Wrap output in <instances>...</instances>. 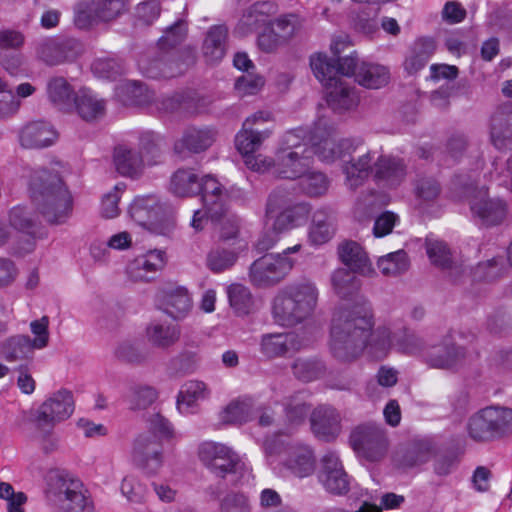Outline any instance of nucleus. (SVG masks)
Wrapping results in <instances>:
<instances>
[{
	"label": "nucleus",
	"mask_w": 512,
	"mask_h": 512,
	"mask_svg": "<svg viewBox=\"0 0 512 512\" xmlns=\"http://www.w3.org/2000/svg\"><path fill=\"white\" fill-rule=\"evenodd\" d=\"M371 304L363 299L353 306L340 305L332 316L330 351L340 362L356 360L366 347L368 332L373 328Z\"/></svg>",
	"instance_id": "1"
},
{
	"label": "nucleus",
	"mask_w": 512,
	"mask_h": 512,
	"mask_svg": "<svg viewBox=\"0 0 512 512\" xmlns=\"http://www.w3.org/2000/svg\"><path fill=\"white\" fill-rule=\"evenodd\" d=\"M32 202L50 224H63L72 213V197L57 173L34 171L29 181Z\"/></svg>",
	"instance_id": "2"
},
{
	"label": "nucleus",
	"mask_w": 512,
	"mask_h": 512,
	"mask_svg": "<svg viewBox=\"0 0 512 512\" xmlns=\"http://www.w3.org/2000/svg\"><path fill=\"white\" fill-rule=\"evenodd\" d=\"M307 131L297 128L287 131L271 160V167L281 178L296 179L310 170L313 150L307 143Z\"/></svg>",
	"instance_id": "3"
},
{
	"label": "nucleus",
	"mask_w": 512,
	"mask_h": 512,
	"mask_svg": "<svg viewBox=\"0 0 512 512\" xmlns=\"http://www.w3.org/2000/svg\"><path fill=\"white\" fill-rule=\"evenodd\" d=\"M317 300L318 290L311 282L287 286L273 300L274 320L281 326H296L313 314Z\"/></svg>",
	"instance_id": "4"
},
{
	"label": "nucleus",
	"mask_w": 512,
	"mask_h": 512,
	"mask_svg": "<svg viewBox=\"0 0 512 512\" xmlns=\"http://www.w3.org/2000/svg\"><path fill=\"white\" fill-rule=\"evenodd\" d=\"M45 480L46 497L58 512H91L87 490L79 478L66 470L51 469Z\"/></svg>",
	"instance_id": "5"
},
{
	"label": "nucleus",
	"mask_w": 512,
	"mask_h": 512,
	"mask_svg": "<svg viewBox=\"0 0 512 512\" xmlns=\"http://www.w3.org/2000/svg\"><path fill=\"white\" fill-rule=\"evenodd\" d=\"M270 120L271 113L258 111L245 120L243 129L236 135V147L245 157L247 167L253 171L265 172L271 167L270 158L263 157L262 155H253L273 133L272 128L259 129L258 127L254 128V126H258Z\"/></svg>",
	"instance_id": "6"
},
{
	"label": "nucleus",
	"mask_w": 512,
	"mask_h": 512,
	"mask_svg": "<svg viewBox=\"0 0 512 512\" xmlns=\"http://www.w3.org/2000/svg\"><path fill=\"white\" fill-rule=\"evenodd\" d=\"M310 141L313 155L316 154L321 160L332 162L336 159L344 160L351 156L362 144L361 139H336L334 125L321 118L311 131Z\"/></svg>",
	"instance_id": "7"
},
{
	"label": "nucleus",
	"mask_w": 512,
	"mask_h": 512,
	"mask_svg": "<svg viewBox=\"0 0 512 512\" xmlns=\"http://www.w3.org/2000/svg\"><path fill=\"white\" fill-rule=\"evenodd\" d=\"M297 244L282 253L266 254L256 259L250 266L249 278L257 287H270L282 281L292 270L295 261L289 256L300 250Z\"/></svg>",
	"instance_id": "8"
},
{
	"label": "nucleus",
	"mask_w": 512,
	"mask_h": 512,
	"mask_svg": "<svg viewBox=\"0 0 512 512\" xmlns=\"http://www.w3.org/2000/svg\"><path fill=\"white\" fill-rule=\"evenodd\" d=\"M194 63L195 54L192 50H185L180 55L176 51L159 49L155 55L142 58L139 69L148 78L169 79L183 74Z\"/></svg>",
	"instance_id": "9"
},
{
	"label": "nucleus",
	"mask_w": 512,
	"mask_h": 512,
	"mask_svg": "<svg viewBox=\"0 0 512 512\" xmlns=\"http://www.w3.org/2000/svg\"><path fill=\"white\" fill-rule=\"evenodd\" d=\"M198 456L202 464L214 475L225 478L229 474H240L246 470L239 455L225 444L206 441L199 445Z\"/></svg>",
	"instance_id": "10"
},
{
	"label": "nucleus",
	"mask_w": 512,
	"mask_h": 512,
	"mask_svg": "<svg viewBox=\"0 0 512 512\" xmlns=\"http://www.w3.org/2000/svg\"><path fill=\"white\" fill-rule=\"evenodd\" d=\"M128 0H81L74 8V23L87 29L98 22L114 20L127 9Z\"/></svg>",
	"instance_id": "11"
},
{
	"label": "nucleus",
	"mask_w": 512,
	"mask_h": 512,
	"mask_svg": "<svg viewBox=\"0 0 512 512\" xmlns=\"http://www.w3.org/2000/svg\"><path fill=\"white\" fill-rule=\"evenodd\" d=\"M352 448L369 461L380 460L387 452L388 441L385 430L375 423H364L350 434Z\"/></svg>",
	"instance_id": "12"
},
{
	"label": "nucleus",
	"mask_w": 512,
	"mask_h": 512,
	"mask_svg": "<svg viewBox=\"0 0 512 512\" xmlns=\"http://www.w3.org/2000/svg\"><path fill=\"white\" fill-rule=\"evenodd\" d=\"M310 66L321 83L331 84V81L342 79V76H353L356 79L360 64L355 52L345 57L338 56L336 61L326 54L318 53L311 56Z\"/></svg>",
	"instance_id": "13"
},
{
	"label": "nucleus",
	"mask_w": 512,
	"mask_h": 512,
	"mask_svg": "<svg viewBox=\"0 0 512 512\" xmlns=\"http://www.w3.org/2000/svg\"><path fill=\"white\" fill-rule=\"evenodd\" d=\"M462 184V182H459ZM464 193L470 198V209L486 226L497 225L506 216V205L500 199H491L487 196L484 187L478 188L474 183H463Z\"/></svg>",
	"instance_id": "14"
},
{
	"label": "nucleus",
	"mask_w": 512,
	"mask_h": 512,
	"mask_svg": "<svg viewBox=\"0 0 512 512\" xmlns=\"http://www.w3.org/2000/svg\"><path fill=\"white\" fill-rule=\"evenodd\" d=\"M128 213L139 226L156 234H165L163 208L155 195L137 196L130 204Z\"/></svg>",
	"instance_id": "15"
},
{
	"label": "nucleus",
	"mask_w": 512,
	"mask_h": 512,
	"mask_svg": "<svg viewBox=\"0 0 512 512\" xmlns=\"http://www.w3.org/2000/svg\"><path fill=\"white\" fill-rule=\"evenodd\" d=\"M73 411L72 393L62 389L53 393L33 412L31 421H38L40 425H56L68 419Z\"/></svg>",
	"instance_id": "16"
},
{
	"label": "nucleus",
	"mask_w": 512,
	"mask_h": 512,
	"mask_svg": "<svg viewBox=\"0 0 512 512\" xmlns=\"http://www.w3.org/2000/svg\"><path fill=\"white\" fill-rule=\"evenodd\" d=\"M39 59L48 65H57L72 60L81 51V44L74 38L45 37L35 42Z\"/></svg>",
	"instance_id": "17"
},
{
	"label": "nucleus",
	"mask_w": 512,
	"mask_h": 512,
	"mask_svg": "<svg viewBox=\"0 0 512 512\" xmlns=\"http://www.w3.org/2000/svg\"><path fill=\"white\" fill-rule=\"evenodd\" d=\"M206 214L213 222L229 211V196L224 186L213 176L206 175L200 181V192Z\"/></svg>",
	"instance_id": "18"
},
{
	"label": "nucleus",
	"mask_w": 512,
	"mask_h": 512,
	"mask_svg": "<svg viewBox=\"0 0 512 512\" xmlns=\"http://www.w3.org/2000/svg\"><path fill=\"white\" fill-rule=\"evenodd\" d=\"M318 479L323 487L332 494L344 495L350 489V479L336 452H327L321 460Z\"/></svg>",
	"instance_id": "19"
},
{
	"label": "nucleus",
	"mask_w": 512,
	"mask_h": 512,
	"mask_svg": "<svg viewBox=\"0 0 512 512\" xmlns=\"http://www.w3.org/2000/svg\"><path fill=\"white\" fill-rule=\"evenodd\" d=\"M464 357L465 349L453 342L451 334H447L439 344L427 347L424 352L425 362L438 369H451Z\"/></svg>",
	"instance_id": "20"
},
{
	"label": "nucleus",
	"mask_w": 512,
	"mask_h": 512,
	"mask_svg": "<svg viewBox=\"0 0 512 512\" xmlns=\"http://www.w3.org/2000/svg\"><path fill=\"white\" fill-rule=\"evenodd\" d=\"M217 131L208 126H189L174 143V152L185 157V153L199 154L209 149L216 141Z\"/></svg>",
	"instance_id": "21"
},
{
	"label": "nucleus",
	"mask_w": 512,
	"mask_h": 512,
	"mask_svg": "<svg viewBox=\"0 0 512 512\" xmlns=\"http://www.w3.org/2000/svg\"><path fill=\"white\" fill-rule=\"evenodd\" d=\"M313 434L320 440L331 442L341 432V416L332 406L320 405L310 415Z\"/></svg>",
	"instance_id": "22"
},
{
	"label": "nucleus",
	"mask_w": 512,
	"mask_h": 512,
	"mask_svg": "<svg viewBox=\"0 0 512 512\" xmlns=\"http://www.w3.org/2000/svg\"><path fill=\"white\" fill-rule=\"evenodd\" d=\"M133 461L148 473H155L162 465V448L151 434L140 435L134 442Z\"/></svg>",
	"instance_id": "23"
},
{
	"label": "nucleus",
	"mask_w": 512,
	"mask_h": 512,
	"mask_svg": "<svg viewBox=\"0 0 512 512\" xmlns=\"http://www.w3.org/2000/svg\"><path fill=\"white\" fill-rule=\"evenodd\" d=\"M426 252L431 263L446 271L448 275L457 281L466 272V267L458 263L448 245L440 240L426 239Z\"/></svg>",
	"instance_id": "24"
},
{
	"label": "nucleus",
	"mask_w": 512,
	"mask_h": 512,
	"mask_svg": "<svg viewBox=\"0 0 512 512\" xmlns=\"http://www.w3.org/2000/svg\"><path fill=\"white\" fill-rule=\"evenodd\" d=\"M373 176L379 185L397 187L405 179L406 165L398 157L380 155L374 161Z\"/></svg>",
	"instance_id": "25"
},
{
	"label": "nucleus",
	"mask_w": 512,
	"mask_h": 512,
	"mask_svg": "<svg viewBox=\"0 0 512 512\" xmlns=\"http://www.w3.org/2000/svg\"><path fill=\"white\" fill-rule=\"evenodd\" d=\"M166 264L165 252L150 250L138 256L127 267V273L133 281H150Z\"/></svg>",
	"instance_id": "26"
},
{
	"label": "nucleus",
	"mask_w": 512,
	"mask_h": 512,
	"mask_svg": "<svg viewBox=\"0 0 512 512\" xmlns=\"http://www.w3.org/2000/svg\"><path fill=\"white\" fill-rule=\"evenodd\" d=\"M311 212V206L306 202L291 204L287 209L266 217L271 221V228L276 234L289 231L305 224Z\"/></svg>",
	"instance_id": "27"
},
{
	"label": "nucleus",
	"mask_w": 512,
	"mask_h": 512,
	"mask_svg": "<svg viewBox=\"0 0 512 512\" xmlns=\"http://www.w3.org/2000/svg\"><path fill=\"white\" fill-rule=\"evenodd\" d=\"M311 212V206L306 202L291 204L287 209L266 217L271 221V228L276 234L289 231L305 224Z\"/></svg>",
	"instance_id": "28"
},
{
	"label": "nucleus",
	"mask_w": 512,
	"mask_h": 512,
	"mask_svg": "<svg viewBox=\"0 0 512 512\" xmlns=\"http://www.w3.org/2000/svg\"><path fill=\"white\" fill-rule=\"evenodd\" d=\"M311 212V206L306 202L291 204L287 209L266 217L271 221V228L276 234L289 231L305 224Z\"/></svg>",
	"instance_id": "29"
},
{
	"label": "nucleus",
	"mask_w": 512,
	"mask_h": 512,
	"mask_svg": "<svg viewBox=\"0 0 512 512\" xmlns=\"http://www.w3.org/2000/svg\"><path fill=\"white\" fill-rule=\"evenodd\" d=\"M311 212V206L306 202L291 204L287 209L266 217L271 221V228L276 234L289 231L305 224Z\"/></svg>",
	"instance_id": "30"
},
{
	"label": "nucleus",
	"mask_w": 512,
	"mask_h": 512,
	"mask_svg": "<svg viewBox=\"0 0 512 512\" xmlns=\"http://www.w3.org/2000/svg\"><path fill=\"white\" fill-rule=\"evenodd\" d=\"M351 157V156H348ZM375 152L367 151L357 158H344L342 171L346 176V184L350 189L361 186L374 170Z\"/></svg>",
	"instance_id": "31"
},
{
	"label": "nucleus",
	"mask_w": 512,
	"mask_h": 512,
	"mask_svg": "<svg viewBox=\"0 0 512 512\" xmlns=\"http://www.w3.org/2000/svg\"><path fill=\"white\" fill-rule=\"evenodd\" d=\"M339 257L349 271L362 276H372L375 271L362 246L354 241H346L338 248Z\"/></svg>",
	"instance_id": "32"
},
{
	"label": "nucleus",
	"mask_w": 512,
	"mask_h": 512,
	"mask_svg": "<svg viewBox=\"0 0 512 512\" xmlns=\"http://www.w3.org/2000/svg\"><path fill=\"white\" fill-rule=\"evenodd\" d=\"M327 88L326 100L328 106L335 112H345L358 104V96L346 81L335 79L331 84L322 83Z\"/></svg>",
	"instance_id": "33"
},
{
	"label": "nucleus",
	"mask_w": 512,
	"mask_h": 512,
	"mask_svg": "<svg viewBox=\"0 0 512 512\" xmlns=\"http://www.w3.org/2000/svg\"><path fill=\"white\" fill-rule=\"evenodd\" d=\"M57 138L53 127L44 121L31 122L24 126L19 134V141L24 148H44L52 145Z\"/></svg>",
	"instance_id": "34"
},
{
	"label": "nucleus",
	"mask_w": 512,
	"mask_h": 512,
	"mask_svg": "<svg viewBox=\"0 0 512 512\" xmlns=\"http://www.w3.org/2000/svg\"><path fill=\"white\" fill-rule=\"evenodd\" d=\"M211 390L208 385L200 380H189L185 382L177 396V409L182 414L196 412L198 403L210 398Z\"/></svg>",
	"instance_id": "35"
},
{
	"label": "nucleus",
	"mask_w": 512,
	"mask_h": 512,
	"mask_svg": "<svg viewBox=\"0 0 512 512\" xmlns=\"http://www.w3.org/2000/svg\"><path fill=\"white\" fill-rule=\"evenodd\" d=\"M490 136L493 145L498 149L512 144V105H503L493 113Z\"/></svg>",
	"instance_id": "36"
},
{
	"label": "nucleus",
	"mask_w": 512,
	"mask_h": 512,
	"mask_svg": "<svg viewBox=\"0 0 512 512\" xmlns=\"http://www.w3.org/2000/svg\"><path fill=\"white\" fill-rule=\"evenodd\" d=\"M282 464L294 476L304 478L314 472L315 457L308 446L295 445L289 448Z\"/></svg>",
	"instance_id": "37"
},
{
	"label": "nucleus",
	"mask_w": 512,
	"mask_h": 512,
	"mask_svg": "<svg viewBox=\"0 0 512 512\" xmlns=\"http://www.w3.org/2000/svg\"><path fill=\"white\" fill-rule=\"evenodd\" d=\"M161 305L166 314L181 319L189 313L192 300L186 288L167 287L161 292Z\"/></svg>",
	"instance_id": "38"
},
{
	"label": "nucleus",
	"mask_w": 512,
	"mask_h": 512,
	"mask_svg": "<svg viewBox=\"0 0 512 512\" xmlns=\"http://www.w3.org/2000/svg\"><path fill=\"white\" fill-rule=\"evenodd\" d=\"M435 451V445L431 440H416L410 443L403 452H398L395 461L401 467L411 468L428 462Z\"/></svg>",
	"instance_id": "39"
},
{
	"label": "nucleus",
	"mask_w": 512,
	"mask_h": 512,
	"mask_svg": "<svg viewBox=\"0 0 512 512\" xmlns=\"http://www.w3.org/2000/svg\"><path fill=\"white\" fill-rule=\"evenodd\" d=\"M228 29L224 25L212 26L206 34L202 53L207 63L220 62L227 50Z\"/></svg>",
	"instance_id": "40"
},
{
	"label": "nucleus",
	"mask_w": 512,
	"mask_h": 512,
	"mask_svg": "<svg viewBox=\"0 0 512 512\" xmlns=\"http://www.w3.org/2000/svg\"><path fill=\"white\" fill-rule=\"evenodd\" d=\"M113 162L119 174L132 178L138 176L145 165L142 155L137 150L125 145L115 147Z\"/></svg>",
	"instance_id": "41"
},
{
	"label": "nucleus",
	"mask_w": 512,
	"mask_h": 512,
	"mask_svg": "<svg viewBox=\"0 0 512 512\" xmlns=\"http://www.w3.org/2000/svg\"><path fill=\"white\" fill-rule=\"evenodd\" d=\"M180 327L169 321H152L146 328V336L153 346L167 349L180 338Z\"/></svg>",
	"instance_id": "42"
},
{
	"label": "nucleus",
	"mask_w": 512,
	"mask_h": 512,
	"mask_svg": "<svg viewBox=\"0 0 512 512\" xmlns=\"http://www.w3.org/2000/svg\"><path fill=\"white\" fill-rule=\"evenodd\" d=\"M467 432L475 442L498 440L489 407L479 410L469 418Z\"/></svg>",
	"instance_id": "43"
},
{
	"label": "nucleus",
	"mask_w": 512,
	"mask_h": 512,
	"mask_svg": "<svg viewBox=\"0 0 512 512\" xmlns=\"http://www.w3.org/2000/svg\"><path fill=\"white\" fill-rule=\"evenodd\" d=\"M435 48V42L431 38H420L415 41L405 59V70L409 74H415L424 68L433 55Z\"/></svg>",
	"instance_id": "44"
},
{
	"label": "nucleus",
	"mask_w": 512,
	"mask_h": 512,
	"mask_svg": "<svg viewBox=\"0 0 512 512\" xmlns=\"http://www.w3.org/2000/svg\"><path fill=\"white\" fill-rule=\"evenodd\" d=\"M295 338L291 333L264 334L260 341V351L271 359L285 356L294 347Z\"/></svg>",
	"instance_id": "45"
},
{
	"label": "nucleus",
	"mask_w": 512,
	"mask_h": 512,
	"mask_svg": "<svg viewBox=\"0 0 512 512\" xmlns=\"http://www.w3.org/2000/svg\"><path fill=\"white\" fill-rule=\"evenodd\" d=\"M73 103L75 104L78 114L85 121L96 120L104 115V100L98 99L88 89H81Z\"/></svg>",
	"instance_id": "46"
},
{
	"label": "nucleus",
	"mask_w": 512,
	"mask_h": 512,
	"mask_svg": "<svg viewBox=\"0 0 512 512\" xmlns=\"http://www.w3.org/2000/svg\"><path fill=\"white\" fill-rule=\"evenodd\" d=\"M389 71L378 64L362 62L358 68L355 81L368 89H379L389 81Z\"/></svg>",
	"instance_id": "47"
},
{
	"label": "nucleus",
	"mask_w": 512,
	"mask_h": 512,
	"mask_svg": "<svg viewBox=\"0 0 512 512\" xmlns=\"http://www.w3.org/2000/svg\"><path fill=\"white\" fill-rule=\"evenodd\" d=\"M47 95L50 102L60 110H68L72 107L75 94L63 77H53L47 83Z\"/></svg>",
	"instance_id": "48"
},
{
	"label": "nucleus",
	"mask_w": 512,
	"mask_h": 512,
	"mask_svg": "<svg viewBox=\"0 0 512 512\" xmlns=\"http://www.w3.org/2000/svg\"><path fill=\"white\" fill-rule=\"evenodd\" d=\"M170 189L180 197L194 196L200 192V181L193 169H178L171 177Z\"/></svg>",
	"instance_id": "49"
},
{
	"label": "nucleus",
	"mask_w": 512,
	"mask_h": 512,
	"mask_svg": "<svg viewBox=\"0 0 512 512\" xmlns=\"http://www.w3.org/2000/svg\"><path fill=\"white\" fill-rule=\"evenodd\" d=\"M123 398L131 410H143L157 399V392L151 386L132 383L128 386Z\"/></svg>",
	"instance_id": "50"
},
{
	"label": "nucleus",
	"mask_w": 512,
	"mask_h": 512,
	"mask_svg": "<svg viewBox=\"0 0 512 512\" xmlns=\"http://www.w3.org/2000/svg\"><path fill=\"white\" fill-rule=\"evenodd\" d=\"M355 274V272L346 268H339L333 272L331 276L332 287L340 298H350L359 291L361 281Z\"/></svg>",
	"instance_id": "51"
},
{
	"label": "nucleus",
	"mask_w": 512,
	"mask_h": 512,
	"mask_svg": "<svg viewBox=\"0 0 512 512\" xmlns=\"http://www.w3.org/2000/svg\"><path fill=\"white\" fill-rule=\"evenodd\" d=\"M283 406L286 421L293 426L303 424L311 410V405L306 401L302 393H296L287 397L283 402Z\"/></svg>",
	"instance_id": "52"
},
{
	"label": "nucleus",
	"mask_w": 512,
	"mask_h": 512,
	"mask_svg": "<svg viewBox=\"0 0 512 512\" xmlns=\"http://www.w3.org/2000/svg\"><path fill=\"white\" fill-rule=\"evenodd\" d=\"M334 232L335 228L331 217L324 211H317L309 229L308 238L310 243L312 245H322L333 237Z\"/></svg>",
	"instance_id": "53"
},
{
	"label": "nucleus",
	"mask_w": 512,
	"mask_h": 512,
	"mask_svg": "<svg viewBox=\"0 0 512 512\" xmlns=\"http://www.w3.org/2000/svg\"><path fill=\"white\" fill-rule=\"evenodd\" d=\"M392 346L395 347L394 333H391L387 327H378L374 331H372V328L370 329L366 339V347L370 349L375 357L382 358L386 356Z\"/></svg>",
	"instance_id": "54"
},
{
	"label": "nucleus",
	"mask_w": 512,
	"mask_h": 512,
	"mask_svg": "<svg viewBox=\"0 0 512 512\" xmlns=\"http://www.w3.org/2000/svg\"><path fill=\"white\" fill-rule=\"evenodd\" d=\"M292 371L297 379L310 382L325 374V365L315 358H297L292 364Z\"/></svg>",
	"instance_id": "55"
},
{
	"label": "nucleus",
	"mask_w": 512,
	"mask_h": 512,
	"mask_svg": "<svg viewBox=\"0 0 512 512\" xmlns=\"http://www.w3.org/2000/svg\"><path fill=\"white\" fill-rule=\"evenodd\" d=\"M377 266L384 276H398L409 268L407 253L404 250H398L382 256L378 259Z\"/></svg>",
	"instance_id": "56"
},
{
	"label": "nucleus",
	"mask_w": 512,
	"mask_h": 512,
	"mask_svg": "<svg viewBox=\"0 0 512 512\" xmlns=\"http://www.w3.org/2000/svg\"><path fill=\"white\" fill-rule=\"evenodd\" d=\"M35 350L31 344V338L26 335H17L8 338L2 346L4 357L9 360H17L29 357Z\"/></svg>",
	"instance_id": "57"
},
{
	"label": "nucleus",
	"mask_w": 512,
	"mask_h": 512,
	"mask_svg": "<svg viewBox=\"0 0 512 512\" xmlns=\"http://www.w3.org/2000/svg\"><path fill=\"white\" fill-rule=\"evenodd\" d=\"M227 296L229 304L236 314L246 315L249 313L253 304L249 288L242 284H231L227 288Z\"/></svg>",
	"instance_id": "58"
},
{
	"label": "nucleus",
	"mask_w": 512,
	"mask_h": 512,
	"mask_svg": "<svg viewBox=\"0 0 512 512\" xmlns=\"http://www.w3.org/2000/svg\"><path fill=\"white\" fill-rule=\"evenodd\" d=\"M395 348L404 354L416 355L421 354L424 358V352L427 347L423 340L418 337L413 331L403 329L398 332H394Z\"/></svg>",
	"instance_id": "59"
},
{
	"label": "nucleus",
	"mask_w": 512,
	"mask_h": 512,
	"mask_svg": "<svg viewBox=\"0 0 512 512\" xmlns=\"http://www.w3.org/2000/svg\"><path fill=\"white\" fill-rule=\"evenodd\" d=\"M238 255L233 250L215 247L206 257L207 267L214 273L230 269L237 261Z\"/></svg>",
	"instance_id": "60"
},
{
	"label": "nucleus",
	"mask_w": 512,
	"mask_h": 512,
	"mask_svg": "<svg viewBox=\"0 0 512 512\" xmlns=\"http://www.w3.org/2000/svg\"><path fill=\"white\" fill-rule=\"evenodd\" d=\"M269 11L272 8V4L269 2H257L252 5L242 16L239 21L238 29H241L243 33L252 32L265 23V9Z\"/></svg>",
	"instance_id": "61"
},
{
	"label": "nucleus",
	"mask_w": 512,
	"mask_h": 512,
	"mask_svg": "<svg viewBox=\"0 0 512 512\" xmlns=\"http://www.w3.org/2000/svg\"><path fill=\"white\" fill-rule=\"evenodd\" d=\"M91 69L96 77L107 80H115L125 72L123 61L113 57L96 59Z\"/></svg>",
	"instance_id": "62"
},
{
	"label": "nucleus",
	"mask_w": 512,
	"mask_h": 512,
	"mask_svg": "<svg viewBox=\"0 0 512 512\" xmlns=\"http://www.w3.org/2000/svg\"><path fill=\"white\" fill-rule=\"evenodd\" d=\"M252 403L250 400L232 401L221 413L226 424H242L251 420Z\"/></svg>",
	"instance_id": "63"
},
{
	"label": "nucleus",
	"mask_w": 512,
	"mask_h": 512,
	"mask_svg": "<svg viewBox=\"0 0 512 512\" xmlns=\"http://www.w3.org/2000/svg\"><path fill=\"white\" fill-rule=\"evenodd\" d=\"M498 440L512 435V408L489 407Z\"/></svg>",
	"instance_id": "64"
}]
</instances>
